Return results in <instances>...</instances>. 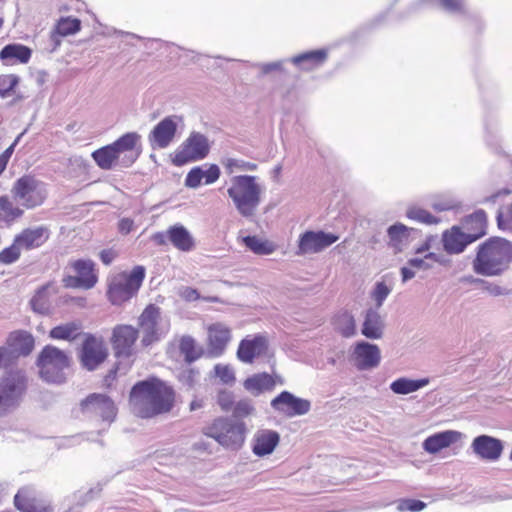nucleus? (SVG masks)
I'll list each match as a JSON object with an SVG mask.
<instances>
[{"mask_svg":"<svg viewBox=\"0 0 512 512\" xmlns=\"http://www.w3.org/2000/svg\"><path fill=\"white\" fill-rule=\"evenodd\" d=\"M426 507V503L417 499H401L398 502V510L401 512H418Z\"/></svg>","mask_w":512,"mask_h":512,"instance_id":"obj_56","label":"nucleus"},{"mask_svg":"<svg viewBox=\"0 0 512 512\" xmlns=\"http://www.w3.org/2000/svg\"><path fill=\"white\" fill-rule=\"evenodd\" d=\"M418 235L417 230L408 228L401 223L392 225L388 229L389 244L396 251H402L403 248L409 246L410 242L417 238Z\"/></svg>","mask_w":512,"mask_h":512,"instance_id":"obj_27","label":"nucleus"},{"mask_svg":"<svg viewBox=\"0 0 512 512\" xmlns=\"http://www.w3.org/2000/svg\"><path fill=\"white\" fill-rule=\"evenodd\" d=\"M179 294L182 299H184L185 301H188V302L197 301L200 299L199 292L195 288H192V287H183L180 290Z\"/></svg>","mask_w":512,"mask_h":512,"instance_id":"obj_61","label":"nucleus"},{"mask_svg":"<svg viewBox=\"0 0 512 512\" xmlns=\"http://www.w3.org/2000/svg\"><path fill=\"white\" fill-rule=\"evenodd\" d=\"M159 316L160 310L153 304L148 305L139 316L138 325L143 334L141 340L143 346H149L159 340Z\"/></svg>","mask_w":512,"mask_h":512,"instance_id":"obj_18","label":"nucleus"},{"mask_svg":"<svg viewBox=\"0 0 512 512\" xmlns=\"http://www.w3.org/2000/svg\"><path fill=\"white\" fill-rule=\"evenodd\" d=\"M241 214L249 216L259 203V194H231Z\"/></svg>","mask_w":512,"mask_h":512,"instance_id":"obj_41","label":"nucleus"},{"mask_svg":"<svg viewBox=\"0 0 512 512\" xmlns=\"http://www.w3.org/2000/svg\"><path fill=\"white\" fill-rule=\"evenodd\" d=\"M202 432L227 449L237 450L245 442L247 428L245 423L233 421L228 417H216L207 424Z\"/></svg>","mask_w":512,"mask_h":512,"instance_id":"obj_4","label":"nucleus"},{"mask_svg":"<svg viewBox=\"0 0 512 512\" xmlns=\"http://www.w3.org/2000/svg\"><path fill=\"white\" fill-rule=\"evenodd\" d=\"M339 237L324 231H306L298 240L297 255L316 254L334 244Z\"/></svg>","mask_w":512,"mask_h":512,"instance_id":"obj_15","label":"nucleus"},{"mask_svg":"<svg viewBox=\"0 0 512 512\" xmlns=\"http://www.w3.org/2000/svg\"><path fill=\"white\" fill-rule=\"evenodd\" d=\"M283 62L282 61H275L270 63H258L256 66L260 68L261 73L263 75H267L272 71L281 70L282 69Z\"/></svg>","mask_w":512,"mask_h":512,"instance_id":"obj_62","label":"nucleus"},{"mask_svg":"<svg viewBox=\"0 0 512 512\" xmlns=\"http://www.w3.org/2000/svg\"><path fill=\"white\" fill-rule=\"evenodd\" d=\"M276 385V379L268 373H259L247 378L243 386L244 388L258 395L264 391H271Z\"/></svg>","mask_w":512,"mask_h":512,"instance_id":"obj_33","label":"nucleus"},{"mask_svg":"<svg viewBox=\"0 0 512 512\" xmlns=\"http://www.w3.org/2000/svg\"><path fill=\"white\" fill-rule=\"evenodd\" d=\"M216 402L223 412H229L235 404L234 395L231 391L220 390L217 393Z\"/></svg>","mask_w":512,"mask_h":512,"instance_id":"obj_54","label":"nucleus"},{"mask_svg":"<svg viewBox=\"0 0 512 512\" xmlns=\"http://www.w3.org/2000/svg\"><path fill=\"white\" fill-rule=\"evenodd\" d=\"M140 139L137 132H127L113 143L93 151L91 157L102 170H111L118 165L130 167L140 155L135 151Z\"/></svg>","mask_w":512,"mask_h":512,"instance_id":"obj_3","label":"nucleus"},{"mask_svg":"<svg viewBox=\"0 0 512 512\" xmlns=\"http://www.w3.org/2000/svg\"><path fill=\"white\" fill-rule=\"evenodd\" d=\"M71 364L70 356L53 345H46L40 352L37 360L39 374L49 383L60 384L66 379L65 369Z\"/></svg>","mask_w":512,"mask_h":512,"instance_id":"obj_6","label":"nucleus"},{"mask_svg":"<svg viewBox=\"0 0 512 512\" xmlns=\"http://www.w3.org/2000/svg\"><path fill=\"white\" fill-rule=\"evenodd\" d=\"M471 447L479 458L486 461L498 460L503 451L502 442L488 435H480L474 438Z\"/></svg>","mask_w":512,"mask_h":512,"instance_id":"obj_22","label":"nucleus"},{"mask_svg":"<svg viewBox=\"0 0 512 512\" xmlns=\"http://www.w3.org/2000/svg\"><path fill=\"white\" fill-rule=\"evenodd\" d=\"M108 349L102 337L86 333L78 350L79 362L88 371L96 370L108 358Z\"/></svg>","mask_w":512,"mask_h":512,"instance_id":"obj_8","label":"nucleus"},{"mask_svg":"<svg viewBox=\"0 0 512 512\" xmlns=\"http://www.w3.org/2000/svg\"><path fill=\"white\" fill-rule=\"evenodd\" d=\"M267 338L261 334L249 335L242 339L237 349V357L244 363H252L255 358L266 354Z\"/></svg>","mask_w":512,"mask_h":512,"instance_id":"obj_21","label":"nucleus"},{"mask_svg":"<svg viewBox=\"0 0 512 512\" xmlns=\"http://www.w3.org/2000/svg\"><path fill=\"white\" fill-rule=\"evenodd\" d=\"M443 260L435 253H428L423 258L410 259L408 265L415 270H427L436 264H442Z\"/></svg>","mask_w":512,"mask_h":512,"instance_id":"obj_44","label":"nucleus"},{"mask_svg":"<svg viewBox=\"0 0 512 512\" xmlns=\"http://www.w3.org/2000/svg\"><path fill=\"white\" fill-rule=\"evenodd\" d=\"M354 356L360 370L376 367L381 358L378 346L367 342H360L355 346Z\"/></svg>","mask_w":512,"mask_h":512,"instance_id":"obj_24","label":"nucleus"},{"mask_svg":"<svg viewBox=\"0 0 512 512\" xmlns=\"http://www.w3.org/2000/svg\"><path fill=\"white\" fill-rule=\"evenodd\" d=\"M203 167V183L212 184L220 177V168L216 164H205Z\"/></svg>","mask_w":512,"mask_h":512,"instance_id":"obj_57","label":"nucleus"},{"mask_svg":"<svg viewBox=\"0 0 512 512\" xmlns=\"http://www.w3.org/2000/svg\"><path fill=\"white\" fill-rule=\"evenodd\" d=\"M442 240L444 249L449 253H460L468 244L473 242L468 234L462 232L459 227H452L446 231Z\"/></svg>","mask_w":512,"mask_h":512,"instance_id":"obj_32","label":"nucleus"},{"mask_svg":"<svg viewBox=\"0 0 512 512\" xmlns=\"http://www.w3.org/2000/svg\"><path fill=\"white\" fill-rule=\"evenodd\" d=\"M139 330L132 325L119 324L112 329L110 343L116 358H130L134 355V346Z\"/></svg>","mask_w":512,"mask_h":512,"instance_id":"obj_14","label":"nucleus"},{"mask_svg":"<svg viewBox=\"0 0 512 512\" xmlns=\"http://www.w3.org/2000/svg\"><path fill=\"white\" fill-rule=\"evenodd\" d=\"M45 184L36 176L27 174L16 180L11 192H44Z\"/></svg>","mask_w":512,"mask_h":512,"instance_id":"obj_38","label":"nucleus"},{"mask_svg":"<svg viewBox=\"0 0 512 512\" xmlns=\"http://www.w3.org/2000/svg\"><path fill=\"white\" fill-rule=\"evenodd\" d=\"M487 215L484 210H477L467 216L462 225L470 240L475 241L486 234Z\"/></svg>","mask_w":512,"mask_h":512,"instance_id":"obj_30","label":"nucleus"},{"mask_svg":"<svg viewBox=\"0 0 512 512\" xmlns=\"http://www.w3.org/2000/svg\"><path fill=\"white\" fill-rule=\"evenodd\" d=\"M245 246L257 255H269L272 254L277 246L273 242L262 239L258 236H246L243 238Z\"/></svg>","mask_w":512,"mask_h":512,"instance_id":"obj_37","label":"nucleus"},{"mask_svg":"<svg viewBox=\"0 0 512 512\" xmlns=\"http://www.w3.org/2000/svg\"><path fill=\"white\" fill-rule=\"evenodd\" d=\"M32 309L38 313H47L50 307L49 299L46 294V287L39 289L31 299Z\"/></svg>","mask_w":512,"mask_h":512,"instance_id":"obj_50","label":"nucleus"},{"mask_svg":"<svg viewBox=\"0 0 512 512\" xmlns=\"http://www.w3.org/2000/svg\"><path fill=\"white\" fill-rule=\"evenodd\" d=\"M382 333L383 322L380 315L374 310H369L363 323L362 334L370 339H379Z\"/></svg>","mask_w":512,"mask_h":512,"instance_id":"obj_35","label":"nucleus"},{"mask_svg":"<svg viewBox=\"0 0 512 512\" xmlns=\"http://www.w3.org/2000/svg\"><path fill=\"white\" fill-rule=\"evenodd\" d=\"M462 438V433L455 430H446L435 433L427 437L423 442V449L430 453L436 454L444 448H448L452 444L458 442Z\"/></svg>","mask_w":512,"mask_h":512,"instance_id":"obj_25","label":"nucleus"},{"mask_svg":"<svg viewBox=\"0 0 512 512\" xmlns=\"http://www.w3.org/2000/svg\"><path fill=\"white\" fill-rule=\"evenodd\" d=\"M475 282L483 284V289L492 296L508 295L510 291L496 283L487 282L484 280L476 279Z\"/></svg>","mask_w":512,"mask_h":512,"instance_id":"obj_59","label":"nucleus"},{"mask_svg":"<svg viewBox=\"0 0 512 512\" xmlns=\"http://www.w3.org/2000/svg\"><path fill=\"white\" fill-rule=\"evenodd\" d=\"M50 237V231L45 226L23 229L15 238V242L24 250H32L44 245Z\"/></svg>","mask_w":512,"mask_h":512,"instance_id":"obj_23","label":"nucleus"},{"mask_svg":"<svg viewBox=\"0 0 512 512\" xmlns=\"http://www.w3.org/2000/svg\"><path fill=\"white\" fill-rule=\"evenodd\" d=\"M496 221L500 230L512 233V202L499 207Z\"/></svg>","mask_w":512,"mask_h":512,"instance_id":"obj_43","label":"nucleus"},{"mask_svg":"<svg viewBox=\"0 0 512 512\" xmlns=\"http://www.w3.org/2000/svg\"><path fill=\"white\" fill-rule=\"evenodd\" d=\"M327 58V51L324 49L307 51L291 59V62L303 70H311L320 66Z\"/></svg>","mask_w":512,"mask_h":512,"instance_id":"obj_34","label":"nucleus"},{"mask_svg":"<svg viewBox=\"0 0 512 512\" xmlns=\"http://www.w3.org/2000/svg\"><path fill=\"white\" fill-rule=\"evenodd\" d=\"M145 268L135 266L131 272H119L108 282L107 298L113 305H122L134 297L139 291L144 279Z\"/></svg>","mask_w":512,"mask_h":512,"instance_id":"obj_5","label":"nucleus"},{"mask_svg":"<svg viewBox=\"0 0 512 512\" xmlns=\"http://www.w3.org/2000/svg\"><path fill=\"white\" fill-rule=\"evenodd\" d=\"M119 370V365L116 364L103 378V386L107 389L113 386V383L117 377V371Z\"/></svg>","mask_w":512,"mask_h":512,"instance_id":"obj_63","label":"nucleus"},{"mask_svg":"<svg viewBox=\"0 0 512 512\" xmlns=\"http://www.w3.org/2000/svg\"><path fill=\"white\" fill-rule=\"evenodd\" d=\"M7 345L10 357L12 354L27 356L34 348V338L28 332L14 331L10 333L7 339Z\"/></svg>","mask_w":512,"mask_h":512,"instance_id":"obj_28","label":"nucleus"},{"mask_svg":"<svg viewBox=\"0 0 512 512\" xmlns=\"http://www.w3.org/2000/svg\"><path fill=\"white\" fill-rule=\"evenodd\" d=\"M407 217L428 225L436 224L439 222V220L431 213L416 206L410 207L407 210Z\"/></svg>","mask_w":512,"mask_h":512,"instance_id":"obj_48","label":"nucleus"},{"mask_svg":"<svg viewBox=\"0 0 512 512\" xmlns=\"http://www.w3.org/2000/svg\"><path fill=\"white\" fill-rule=\"evenodd\" d=\"M199 371L192 367L181 370L179 380L189 387H193L199 379Z\"/></svg>","mask_w":512,"mask_h":512,"instance_id":"obj_58","label":"nucleus"},{"mask_svg":"<svg viewBox=\"0 0 512 512\" xmlns=\"http://www.w3.org/2000/svg\"><path fill=\"white\" fill-rule=\"evenodd\" d=\"M280 441L278 432L268 429L258 430L252 440V451L257 456L271 454Z\"/></svg>","mask_w":512,"mask_h":512,"instance_id":"obj_26","label":"nucleus"},{"mask_svg":"<svg viewBox=\"0 0 512 512\" xmlns=\"http://www.w3.org/2000/svg\"><path fill=\"white\" fill-rule=\"evenodd\" d=\"M210 151L208 138L196 131H192L188 138L180 145L173 157L176 166H182L190 162L203 160Z\"/></svg>","mask_w":512,"mask_h":512,"instance_id":"obj_9","label":"nucleus"},{"mask_svg":"<svg viewBox=\"0 0 512 512\" xmlns=\"http://www.w3.org/2000/svg\"><path fill=\"white\" fill-rule=\"evenodd\" d=\"M19 77L15 74L0 76V97L6 98L11 95L12 91L19 83Z\"/></svg>","mask_w":512,"mask_h":512,"instance_id":"obj_52","label":"nucleus"},{"mask_svg":"<svg viewBox=\"0 0 512 512\" xmlns=\"http://www.w3.org/2000/svg\"><path fill=\"white\" fill-rule=\"evenodd\" d=\"M202 181H203V167L196 166L188 172V174L185 178V185L188 188L196 189L201 185Z\"/></svg>","mask_w":512,"mask_h":512,"instance_id":"obj_55","label":"nucleus"},{"mask_svg":"<svg viewBox=\"0 0 512 512\" xmlns=\"http://www.w3.org/2000/svg\"><path fill=\"white\" fill-rule=\"evenodd\" d=\"M231 340V329L224 323L216 322L207 327V347L210 355L221 356Z\"/></svg>","mask_w":512,"mask_h":512,"instance_id":"obj_20","label":"nucleus"},{"mask_svg":"<svg viewBox=\"0 0 512 512\" xmlns=\"http://www.w3.org/2000/svg\"><path fill=\"white\" fill-rule=\"evenodd\" d=\"M232 187L227 192H260L256 183V177L250 175L235 176L232 179Z\"/></svg>","mask_w":512,"mask_h":512,"instance_id":"obj_42","label":"nucleus"},{"mask_svg":"<svg viewBox=\"0 0 512 512\" xmlns=\"http://www.w3.org/2000/svg\"><path fill=\"white\" fill-rule=\"evenodd\" d=\"M151 239L159 246L170 243L181 252H190L196 245L192 234L181 224L172 225L165 232H156Z\"/></svg>","mask_w":512,"mask_h":512,"instance_id":"obj_13","label":"nucleus"},{"mask_svg":"<svg viewBox=\"0 0 512 512\" xmlns=\"http://www.w3.org/2000/svg\"><path fill=\"white\" fill-rule=\"evenodd\" d=\"M512 263V243L501 237H490L477 248L472 267L476 274L499 276Z\"/></svg>","mask_w":512,"mask_h":512,"instance_id":"obj_2","label":"nucleus"},{"mask_svg":"<svg viewBox=\"0 0 512 512\" xmlns=\"http://www.w3.org/2000/svg\"><path fill=\"white\" fill-rule=\"evenodd\" d=\"M70 267L76 273L75 276H66L63 279L67 288H82L85 290L93 288L98 282V274L95 263L89 259H78L70 262Z\"/></svg>","mask_w":512,"mask_h":512,"instance_id":"obj_12","label":"nucleus"},{"mask_svg":"<svg viewBox=\"0 0 512 512\" xmlns=\"http://www.w3.org/2000/svg\"><path fill=\"white\" fill-rule=\"evenodd\" d=\"M14 505L21 512H52L50 502L32 486L21 487L14 496Z\"/></svg>","mask_w":512,"mask_h":512,"instance_id":"obj_16","label":"nucleus"},{"mask_svg":"<svg viewBox=\"0 0 512 512\" xmlns=\"http://www.w3.org/2000/svg\"><path fill=\"white\" fill-rule=\"evenodd\" d=\"M27 388V379L21 371L9 373L0 382V414L16 405Z\"/></svg>","mask_w":512,"mask_h":512,"instance_id":"obj_10","label":"nucleus"},{"mask_svg":"<svg viewBox=\"0 0 512 512\" xmlns=\"http://www.w3.org/2000/svg\"><path fill=\"white\" fill-rule=\"evenodd\" d=\"M175 399L173 386L155 376L138 381L129 393L130 406L143 419L169 413L175 405Z\"/></svg>","mask_w":512,"mask_h":512,"instance_id":"obj_1","label":"nucleus"},{"mask_svg":"<svg viewBox=\"0 0 512 512\" xmlns=\"http://www.w3.org/2000/svg\"><path fill=\"white\" fill-rule=\"evenodd\" d=\"M389 293H390V289L388 288V286L385 283H383V282L377 283V285L373 291V297L376 300L378 306L382 305V302L389 295Z\"/></svg>","mask_w":512,"mask_h":512,"instance_id":"obj_60","label":"nucleus"},{"mask_svg":"<svg viewBox=\"0 0 512 512\" xmlns=\"http://www.w3.org/2000/svg\"><path fill=\"white\" fill-rule=\"evenodd\" d=\"M231 411L234 418L242 419L253 415L255 408L250 399H241L234 404Z\"/></svg>","mask_w":512,"mask_h":512,"instance_id":"obj_51","label":"nucleus"},{"mask_svg":"<svg viewBox=\"0 0 512 512\" xmlns=\"http://www.w3.org/2000/svg\"><path fill=\"white\" fill-rule=\"evenodd\" d=\"M214 377L218 378L221 383L233 385L236 381L235 372L228 364L218 363L213 368Z\"/></svg>","mask_w":512,"mask_h":512,"instance_id":"obj_47","label":"nucleus"},{"mask_svg":"<svg viewBox=\"0 0 512 512\" xmlns=\"http://www.w3.org/2000/svg\"><path fill=\"white\" fill-rule=\"evenodd\" d=\"M419 4H430L451 14H466L465 0H419Z\"/></svg>","mask_w":512,"mask_h":512,"instance_id":"obj_39","label":"nucleus"},{"mask_svg":"<svg viewBox=\"0 0 512 512\" xmlns=\"http://www.w3.org/2000/svg\"><path fill=\"white\" fill-rule=\"evenodd\" d=\"M336 328L344 337H351L355 334L356 325L352 315L343 313L336 319Z\"/></svg>","mask_w":512,"mask_h":512,"instance_id":"obj_46","label":"nucleus"},{"mask_svg":"<svg viewBox=\"0 0 512 512\" xmlns=\"http://www.w3.org/2000/svg\"><path fill=\"white\" fill-rule=\"evenodd\" d=\"M44 201L42 194H12L0 197V221L7 223L19 218L24 209H31Z\"/></svg>","mask_w":512,"mask_h":512,"instance_id":"obj_7","label":"nucleus"},{"mask_svg":"<svg viewBox=\"0 0 512 512\" xmlns=\"http://www.w3.org/2000/svg\"><path fill=\"white\" fill-rule=\"evenodd\" d=\"M21 246L13 240V243L0 251V264L9 265L16 262L21 256Z\"/></svg>","mask_w":512,"mask_h":512,"instance_id":"obj_49","label":"nucleus"},{"mask_svg":"<svg viewBox=\"0 0 512 512\" xmlns=\"http://www.w3.org/2000/svg\"><path fill=\"white\" fill-rule=\"evenodd\" d=\"M271 406L276 411L289 417L306 414L310 410V402L297 398L288 391L281 392L271 401Z\"/></svg>","mask_w":512,"mask_h":512,"instance_id":"obj_19","label":"nucleus"},{"mask_svg":"<svg viewBox=\"0 0 512 512\" xmlns=\"http://www.w3.org/2000/svg\"><path fill=\"white\" fill-rule=\"evenodd\" d=\"M134 227V222L130 218H123L118 223V230L121 234L127 235L129 234Z\"/></svg>","mask_w":512,"mask_h":512,"instance_id":"obj_64","label":"nucleus"},{"mask_svg":"<svg viewBox=\"0 0 512 512\" xmlns=\"http://www.w3.org/2000/svg\"><path fill=\"white\" fill-rule=\"evenodd\" d=\"M32 50L23 44L11 43L5 45L0 51V59L4 64H26L29 62Z\"/></svg>","mask_w":512,"mask_h":512,"instance_id":"obj_29","label":"nucleus"},{"mask_svg":"<svg viewBox=\"0 0 512 512\" xmlns=\"http://www.w3.org/2000/svg\"><path fill=\"white\" fill-rule=\"evenodd\" d=\"M82 335L80 321H70L54 326L49 331V338L58 341L74 342Z\"/></svg>","mask_w":512,"mask_h":512,"instance_id":"obj_31","label":"nucleus"},{"mask_svg":"<svg viewBox=\"0 0 512 512\" xmlns=\"http://www.w3.org/2000/svg\"><path fill=\"white\" fill-rule=\"evenodd\" d=\"M80 29L81 21L77 18H61L56 25L57 34L61 36L73 35Z\"/></svg>","mask_w":512,"mask_h":512,"instance_id":"obj_45","label":"nucleus"},{"mask_svg":"<svg viewBox=\"0 0 512 512\" xmlns=\"http://www.w3.org/2000/svg\"><path fill=\"white\" fill-rule=\"evenodd\" d=\"M228 173L232 174L236 170H249L253 171L257 168V165L244 160L228 158L222 162Z\"/></svg>","mask_w":512,"mask_h":512,"instance_id":"obj_53","label":"nucleus"},{"mask_svg":"<svg viewBox=\"0 0 512 512\" xmlns=\"http://www.w3.org/2000/svg\"><path fill=\"white\" fill-rule=\"evenodd\" d=\"M180 353L187 363H192L202 357L204 351L190 336H183L179 341Z\"/></svg>","mask_w":512,"mask_h":512,"instance_id":"obj_36","label":"nucleus"},{"mask_svg":"<svg viewBox=\"0 0 512 512\" xmlns=\"http://www.w3.org/2000/svg\"><path fill=\"white\" fill-rule=\"evenodd\" d=\"M83 414L103 422H112L116 418L117 408L114 401L105 394L92 393L80 402Z\"/></svg>","mask_w":512,"mask_h":512,"instance_id":"obj_11","label":"nucleus"},{"mask_svg":"<svg viewBox=\"0 0 512 512\" xmlns=\"http://www.w3.org/2000/svg\"><path fill=\"white\" fill-rule=\"evenodd\" d=\"M177 116H167L158 122L148 136L153 149H165L173 141L177 132Z\"/></svg>","mask_w":512,"mask_h":512,"instance_id":"obj_17","label":"nucleus"},{"mask_svg":"<svg viewBox=\"0 0 512 512\" xmlns=\"http://www.w3.org/2000/svg\"><path fill=\"white\" fill-rule=\"evenodd\" d=\"M428 384L427 379L410 380L407 378H399L391 383V390L396 394H409Z\"/></svg>","mask_w":512,"mask_h":512,"instance_id":"obj_40","label":"nucleus"}]
</instances>
